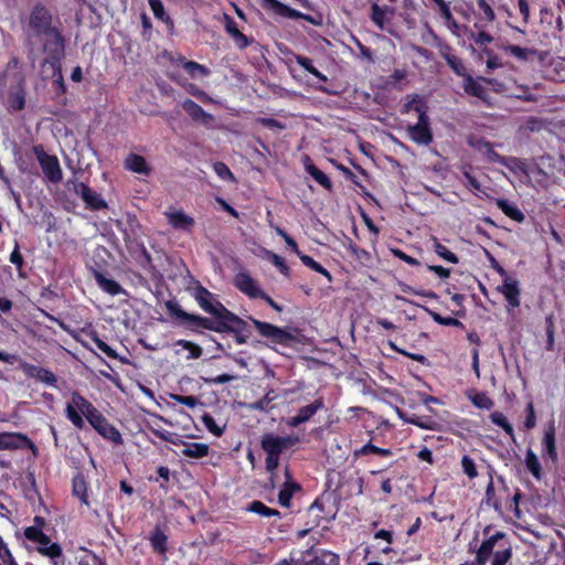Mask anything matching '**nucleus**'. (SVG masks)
<instances>
[{
  "label": "nucleus",
  "mask_w": 565,
  "mask_h": 565,
  "mask_svg": "<svg viewBox=\"0 0 565 565\" xmlns=\"http://www.w3.org/2000/svg\"><path fill=\"white\" fill-rule=\"evenodd\" d=\"M164 306L170 318L189 331L202 333L203 330H209L217 333H232L237 344H246L248 341L250 331L247 321L230 309L220 320H212L186 312L175 300H168Z\"/></svg>",
  "instance_id": "nucleus-1"
},
{
  "label": "nucleus",
  "mask_w": 565,
  "mask_h": 565,
  "mask_svg": "<svg viewBox=\"0 0 565 565\" xmlns=\"http://www.w3.org/2000/svg\"><path fill=\"white\" fill-rule=\"evenodd\" d=\"M65 416L76 429L82 430L86 427L85 418L104 439L114 444H122L120 431L77 391L71 393V401L65 407Z\"/></svg>",
  "instance_id": "nucleus-2"
},
{
  "label": "nucleus",
  "mask_w": 565,
  "mask_h": 565,
  "mask_svg": "<svg viewBox=\"0 0 565 565\" xmlns=\"http://www.w3.org/2000/svg\"><path fill=\"white\" fill-rule=\"evenodd\" d=\"M493 531V525H487L482 534L484 536L476 551V564L486 565L491 559V565H507L512 558V543L503 531Z\"/></svg>",
  "instance_id": "nucleus-3"
},
{
  "label": "nucleus",
  "mask_w": 565,
  "mask_h": 565,
  "mask_svg": "<svg viewBox=\"0 0 565 565\" xmlns=\"http://www.w3.org/2000/svg\"><path fill=\"white\" fill-rule=\"evenodd\" d=\"M401 111L402 114L415 113L417 115V122L407 127V135L411 140L417 145H430L433 142V131L425 98L418 94L407 95Z\"/></svg>",
  "instance_id": "nucleus-4"
},
{
  "label": "nucleus",
  "mask_w": 565,
  "mask_h": 565,
  "mask_svg": "<svg viewBox=\"0 0 565 565\" xmlns=\"http://www.w3.org/2000/svg\"><path fill=\"white\" fill-rule=\"evenodd\" d=\"M119 230L122 233L126 248L136 263L146 270L153 268L152 257L142 241L143 231L138 218L135 215L128 216L125 226Z\"/></svg>",
  "instance_id": "nucleus-5"
},
{
  "label": "nucleus",
  "mask_w": 565,
  "mask_h": 565,
  "mask_svg": "<svg viewBox=\"0 0 565 565\" xmlns=\"http://www.w3.org/2000/svg\"><path fill=\"white\" fill-rule=\"evenodd\" d=\"M249 321L255 327L257 333L263 339H266V345L275 349L276 345L282 348H292L296 344H301V330L296 327H278L270 322L262 321L253 317H248Z\"/></svg>",
  "instance_id": "nucleus-6"
},
{
  "label": "nucleus",
  "mask_w": 565,
  "mask_h": 565,
  "mask_svg": "<svg viewBox=\"0 0 565 565\" xmlns=\"http://www.w3.org/2000/svg\"><path fill=\"white\" fill-rule=\"evenodd\" d=\"M297 441L298 438L296 437H282L273 433H266L262 436L260 447L266 452L265 468L269 473L278 468L280 455Z\"/></svg>",
  "instance_id": "nucleus-7"
},
{
  "label": "nucleus",
  "mask_w": 565,
  "mask_h": 565,
  "mask_svg": "<svg viewBox=\"0 0 565 565\" xmlns=\"http://www.w3.org/2000/svg\"><path fill=\"white\" fill-rule=\"evenodd\" d=\"M24 537L35 543L36 551L47 558L57 557L61 554V545L51 541V537L39 527H25Z\"/></svg>",
  "instance_id": "nucleus-8"
},
{
  "label": "nucleus",
  "mask_w": 565,
  "mask_h": 565,
  "mask_svg": "<svg viewBox=\"0 0 565 565\" xmlns=\"http://www.w3.org/2000/svg\"><path fill=\"white\" fill-rule=\"evenodd\" d=\"M47 39L43 45V51L46 53L45 63L52 67L60 68L61 62L65 55V40L62 32L55 29L46 35Z\"/></svg>",
  "instance_id": "nucleus-9"
},
{
  "label": "nucleus",
  "mask_w": 565,
  "mask_h": 565,
  "mask_svg": "<svg viewBox=\"0 0 565 565\" xmlns=\"http://www.w3.org/2000/svg\"><path fill=\"white\" fill-rule=\"evenodd\" d=\"M193 296L200 308L213 316L212 320H220L228 310L220 300L216 299L214 294L202 285H199L194 289Z\"/></svg>",
  "instance_id": "nucleus-10"
},
{
  "label": "nucleus",
  "mask_w": 565,
  "mask_h": 565,
  "mask_svg": "<svg viewBox=\"0 0 565 565\" xmlns=\"http://www.w3.org/2000/svg\"><path fill=\"white\" fill-rule=\"evenodd\" d=\"M260 4L265 10L271 11L274 14L292 19V20H305L312 25H320L322 20L321 17L315 18L310 14L302 13L296 9L288 7L279 0H260Z\"/></svg>",
  "instance_id": "nucleus-11"
},
{
  "label": "nucleus",
  "mask_w": 565,
  "mask_h": 565,
  "mask_svg": "<svg viewBox=\"0 0 565 565\" xmlns=\"http://www.w3.org/2000/svg\"><path fill=\"white\" fill-rule=\"evenodd\" d=\"M52 14L44 4L38 2L33 6L29 24L36 34L47 35L49 32L55 30L56 28L52 26Z\"/></svg>",
  "instance_id": "nucleus-12"
},
{
  "label": "nucleus",
  "mask_w": 565,
  "mask_h": 565,
  "mask_svg": "<svg viewBox=\"0 0 565 565\" xmlns=\"http://www.w3.org/2000/svg\"><path fill=\"white\" fill-rule=\"evenodd\" d=\"M34 152L45 177L53 183L61 182L63 173L57 157L47 154L42 147H34Z\"/></svg>",
  "instance_id": "nucleus-13"
},
{
  "label": "nucleus",
  "mask_w": 565,
  "mask_h": 565,
  "mask_svg": "<svg viewBox=\"0 0 565 565\" xmlns=\"http://www.w3.org/2000/svg\"><path fill=\"white\" fill-rule=\"evenodd\" d=\"M73 191L84 201L88 210L100 211L108 207L107 202L102 198V195L94 192L89 185L84 182H74Z\"/></svg>",
  "instance_id": "nucleus-14"
},
{
  "label": "nucleus",
  "mask_w": 565,
  "mask_h": 565,
  "mask_svg": "<svg viewBox=\"0 0 565 565\" xmlns=\"http://www.w3.org/2000/svg\"><path fill=\"white\" fill-rule=\"evenodd\" d=\"M323 408V398H316L312 403L300 407L295 416L289 417L287 420V425L294 428L299 427L300 425L308 423L319 411H322Z\"/></svg>",
  "instance_id": "nucleus-15"
},
{
  "label": "nucleus",
  "mask_w": 565,
  "mask_h": 565,
  "mask_svg": "<svg viewBox=\"0 0 565 565\" xmlns=\"http://www.w3.org/2000/svg\"><path fill=\"white\" fill-rule=\"evenodd\" d=\"M234 286L250 299H258V296L263 295V289L257 280L247 271H239L235 275Z\"/></svg>",
  "instance_id": "nucleus-16"
},
{
  "label": "nucleus",
  "mask_w": 565,
  "mask_h": 565,
  "mask_svg": "<svg viewBox=\"0 0 565 565\" xmlns=\"http://www.w3.org/2000/svg\"><path fill=\"white\" fill-rule=\"evenodd\" d=\"M542 456L550 459L554 465L558 462L556 427L554 422H551L544 429L542 438Z\"/></svg>",
  "instance_id": "nucleus-17"
},
{
  "label": "nucleus",
  "mask_w": 565,
  "mask_h": 565,
  "mask_svg": "<svg viewBox=\"0 0 565 565\" xmlns=\"http://www.w3.org/2000/svg\"><path fill=\"white\" fill-rule=\"evenodd\" d=\"M25 96V78L23 75L20 74L18 85L14 88H11L8 93V111L15 113L24 109Z\"/></svg>",
  "instance_id": "nucleus-18"
},
{
  "label": "nucleus",
  "mask_w": 565,
  "mask_h": 565,
  "mask_svg": "<svg viewBox=\"0 0 565 565\" xmlns=\"http://www.w3.org/2000/svg\"><path fill=\"white\" fill-rule=\"evenodd\" d=\"M22 371L25 376L34 379L36 382L44 383L52 387L57 386V376L47 369L30 363H24L22 364Z\"/></svg>",
  "instance_id": "nucleus-19"
},
{
  "label": "nucleus",
  "mask_w": 565,
  "mask_h": 565,
  "mask_svg": "<svg viewBox=\"0 0 565 565\" xmlns=\"http://www.w3.org/2000/svg\"><path fill=\"white\" fill-rule=\"evenodd\" d=\"M164 215L168 220L169 225L178 231H183L185 233L192 232L195 221L192 216L185 214L181 210H172L166 211Z\"/></svg>",
  "instance_id": "nucleus-20"
},
{
  "label": "nucleus",
  "mask_w": 565,
  "mask_h": 565,
  "mask_svg": "<svg viewBox=\"0 0 565 565\" xmlns=\"http://www.w3.org/2000/svg\"><path fill=\"white\" fill-rule=\"evenodd\" d=\"M497 290L502 294L512 308H518L521 303L520 295L521 290L519 281L516 279L505 278L503 284L497 287Z\"/></svg>",
  "instance_id": "nucleus-21"
},
{
  "label": "nucleus",
  "mask_w": 565,
  "mask_h": 565,
  "mask_svg": "<svg viewBox=\"0 0 565 565\" xmlns=\"http://www.w3.org/2000/svg\"><path fill=\"white\" fill-rule=\"evenodd\" d=\"M500 49L508 55L513 56L520 62H529L533 57L542 60V53L534 47H522L515 44H504Z\"/></svg>",
  "instance_id": "nucleus-22"
},
{
  "label": "nucleus",
  "mask_w": 565,
  "mask_h": 565,
  "mask_svg": "<svg viewBox=\"0 0 565 565\" xmlns=\"http://www.w3.org/2000/svg\"><path fill=\"white\" fill-rule=\"evenodd\" d=\"M182 109L188 116L195 122L210 124L214 120V117L206 113L198 103L186 98L181 103Z\"/></svg>",
  "instance_id": "nucleus-23"
},
{
  "label": "nucleus",
  "mask_w": 565,
  "mask_h": 565,
  "mask_svg": "<svg viewBox=\"0 0 565 565\" xmlns=\"http://www.w3.org/2000/svg\"><path fill=\"white\" fill-rule=\"evenodd\" d=\"M225 30L228 33V35L233 39L236 47L239 50H245L253 42V39L247 38L244 33H242L238 30L235 20L227 14H225Z\"/></svg>",
  "instance_id": "nucleus-24"
},
{
  "label": "nucleus",
  "mask_w": 565,
  "mask_h": 565,
  "mask_svg": "<svg viewBox=\"0 0 565 565\" xmlns=\"http://www.w3.org/2000/svg\"><path fill=\"white\" fill-rule=\"evenodd\" d=\"M302 163L306 172L322 188L328 191L332 190V182L330 178L322 172L310 159L309 156L305 154L302 159Z\"/></svg>",
  "instance_id": "nucleus-25"
},
{
  "label": "nucleus",
  "mask_w": 565,
  "mask_h": 565,
  "mask_svg": "<svg viewBox=\"0 0 565 565\" xmlns=\"http://www.w3.org/2000/svg\"><path fill=\"white\" fill-rule=\"evenodd\" d=\"M399 417L408 424H412L414 426H417L422 429L433 430V431H441L443 425L434 419L431 416H419L416 414H413L411 416H403L402 414Z\"/></svg>",
  "instance_id": "nucleus-26"
},
{
  "label": "nucleus",
  "mask_w": 565,
  "mask_h": 565,
  "mask_svg": "<svg viewBox=\"0 0 565 565\" xmlns=\"http://www.w3.org/2000/svg\"><path fill=\"white\" fill-rule=\"evenodd\" d=\"M93 276L98 287L110 296L126 294L124 288L116 280L108 278L105 273L94 270Z\"/></svg>",
  "instance_id": "nucleus-27"
},
{
  "label": "nucleus",
  "mask_w": 565,
  "mask_h": 565,
  "mask_svg": "<svg viewBox=\"0 0 565 565\" xmlns=\"http://www.w3.org/2000/svg\"><path fill=\"white\" fill-rule=\"evenodd\" d=\"M124 166L127 170L138 174L149 175L152 172V168L147 160L137 153H129L125 159Z\"/></svg>",
  "instance_id": "nucleus-28"
},
{
  "label": "nucleus",
  "mask_w": 565,
  "mask_h": 565,
  "mask_svg": "<svg viewBox=\"0 0 565 565\" xmlns=\"http://www.w3.org/2000/svg\"><path fill=\"white\" fill-rule=\"evenodd\" d=\"M29 441L28 437L21 433H0V450H13Z\"/></svg>",
  "instance_id": "nucleus-29"
},
{
  "label": "nucleus",
  "mask_w": 565,
  "mask_h": 565,
  "mask_svg": "<svg viewBox=\"0 0 565 565\" xmlns=\"http://www.w3.org/2000/svg\"><path fill=\"white\" fill-rule=\"evenodd\" d=\"M149 542L152 547V551L161 556H166L168 552V536L161 530L160 526H156L149 536Z\"/></svg>",
  "instance_id": "nucleus-30"
},
{
  "label": "nucleus",
  "mask_w": 565,
  "mask_h": 565,
  "mask_svg": "<svg viewBox=\"0 0 565 565\" xmlns=\"http://www.w3.org/2000/svg\"><path fill=\"white\" fill-rule=\"evenodd\" d=\"M178 64L190 75L191 78L206 77L211 71L203 64L194 61H188L184 56H180Z\"/></svg>",
  "instance_id": "nucleus-31"
},
{
  "label": "nucleus",
  "mask_w": 565,
  "mask_h": 565,
  "mask_svg": "<svg viewBox=\"0 0 565 565\" xmlns=\"http://www.w3.org/2000/svg\"><path fill=\"white\" fill-rule=\"evenodd\" d=\"M542 87L541 83H535L533 87L523 84L514 83V92L510 94L512 98L518 100L535 103L539 100V96L534 94L533 89H540Z\"/></svg>",
  "instance_id": "nucleus-32"
},
{
  "label": "nucleus",
  "mask_w": 565,
  "mask_h": 565,
  "mask_svg": "<svg viewBox=\"0 0 565 565\" xmlns=\"http://www.w3.org/2000/svg\"><path fill=\"white\" fill-rule=\"evenodd\" d=\"M463 90L466 94L477 97L482 102H488L490 98L487 88L476 81L470 74L465 78Z\"/></svg>",
  "instance_id": "nucleus-33"
},
{
  "label": "nucleus",
  "mask_w": 565,
  "mask_h": 565,
  "mask_svg": "<svg viewBox=\"0 0 565 565\" xmlns=\"http://www.w3.org/2000/svg\"><path fill=\"white\" fill-rule=\"evenodd\" d=\"M393 12L388 6H379L376 2L371 6V20L382 31L387 30L386 25L391 23L386 14Z\"/></svg>",
  "instance_id": "nucleus-34"
},
{
  "label": "nucleus",
  "mask_w": 565,
  "mask_h": 565,
  "mask_svg": "<svg viewBox=\"0 0 565 565\" xmlns=\"http://www.w3.org/2000/svg\"><path fill=\"white\" fill-rule=\"evenodd\" d=\"M369 455H376L383 458H388L393 456V451L390 448L377 447L371 440L363 445L362 447L354 449L353 451L354 459L365 457Z\"/></svg>",
  "instance_id": "nucleus-35"
},
{
  "label": "nucleus",
  "mask_w": 565,
  "mask_h": 565,
  "mask_svg": "<svg viewBox=\"0 0 565 565\" xmlns=\"http://www.w3.org/2000/svg\"><path fill=\"white\" fill-rule=\"evenodd\" d=\"M451 47L449 45H445L440 50L441 56L446 60L447 64L450 66V68L458 75L462 77H467L469 75L467 73V68L465 64L462 63L461 58L450 53Z\"/></svg>",
  "instance_id": "nucleus-36"
},
{
  "label": "nucleus",
  "mask_w": 565,
  "mask_h": 565,
  "mask_svg": "<svg viewBox=\"0 0 565 565\" xmlns=\"http://www.w3.org/2000/svg\"><path fill=\"white\" fill-rule=\"evenodd\" d=\"M524 465L526 470L533 476L535 480H542L543 470L541 462L539 460L537 455L531 448L526 449Z\"/></svg>",
  "instance_id": "nucleus-37"
},
{
  "label": "nucleus",
  "mask_w": 565,
  "mask_h": 565,
  "mask_svg": "<svg viewBox=\"0 0 565 565\" xmlns=\"http://www.w3.org/2000/svg\"><path fill=\"white\" fill-rule=\"evenodd\" d=\"M72 487L73 495L77 497L83 504L89 505L87 494L88 486L83 473H77L73 477Z\"/></svg>",
  "instance_id": "nucleus-38"
},
{
  "label": "nucleus",
  "mask_w": 565,
  "mask_h": 565,
  "mask_svg": "<svg viewBox=\"0 0 565 565\" xmlns=\"http://www.w3.org/2000/svg\"><path fill=\"white\" fill-rule=\"evenodd\" d=\"M182 456L193 459H201L209 455L210 447L203 443H183Z\"/></svg>",
  "instance_id": "nucleus-39"
},
{
  "label": "nucleus",
  "mask_w": 565,
  "mask_h": 565,
  "mask_svg": "<svg viewBox=\"0 0 565 565\" xmlns=\"http://www.w3.org/2000/svg\"><path fill=\"white\" fill-rule=\"evenodd\" d=\"M299 490H301L299 483L294 481H286L278 493L279 504L284 508H289L295 492Z\"/></svg>",
  "instance_id": "nucleus-40"
},
{
  "label": "nucleus",
  "mask_w": 565,
  "mask_h": 565,
  "mask_svg": "<svg viewBox=\"0 0 565 565\" xmlns=\"http://www.w3.org/2000/svg\"><path fill=\"white\" fill-rule=\"evenodd\" d=\"M477 7L479 11V20L483 22L480 28L487 26L495 20V12L487 0H477ZM479 24L476 23V28Z\"/></svg>",
  "instance_id": "nucleus-41"
},
{
  "label": "nucleus",
  "mask_w": 565,
  "mask_h": 565,
  "mask_svg": "<svg viewBox=\"0 0 565 565\" xmlns=\"http://www.w3.org/2000/svg\"><path fill=\"white\" fill-rule=\"evenodd\" d=\"M489 418L492 424L501 427L505 431V434L511 438V440L515 443L514 428L503 413L499 411L492 412L489 415Z\"/></svg>",
  "instance_id": "nucleus-42"
},
{
  "label": "nucleus",
  "mask_w": 565,
  "mask_h": 565,
  "mask_svg": "<svg viewBox=\"0 0 565 565\" xmlns=\"http://www.w3.org/2000/svg\"><path fill=\"white\" fill-rule=\"evenodd\" d=\"M498 207L511 220L516 222L524 221L523 212L515 205L510 203L508 200L500 199L497 201Z\"/></svg>",
  "instance_id": "nucleus-43"
},
{
  "label": "nucleus",
  "mask_w": 565,
  "mask_h": 565,
  "mask_svg": "<svg viewBox=\"0 0 565 565\" xmlns=\"http://www.w3.org/2000/svg\"><path fill=\"white\" fill-rule=\"evenodd\" d=\"M295 61L297 64H299L301 67H303L308 73L313 75L316 78H318L320 82H328V77L321 73L315 65L311 58L305 55L295 54L294 55Z\"/></svg>",
  "instance_id": "nucleus-44"
},
{
  "label": "nucleus",
  "mask_w": 565,
  "mask_h": 565,
  "mask_svg": "<svg viewBox=\"0 0 565 565\" xmlns=\"http://www.w3.org/2000/svg\"><path fill=\"white\" fill-rule=\"evenodd\" d=\"M246 511L259 514L265 518L279 516L280 512L276 509L267 507L265 503L258 500L252 501L247 507Z\"/></svg>",
  "instance_id": "nucleus-45"
},
{
  "label": "nucleus",
  "mask_w": 565,
  "mask_h": 565,
  "mask_svg": "<svg viewBox=\"0 0 565 565\" xmlns=\"http://www.w3.org/2000/svg\"><path fill=\"white\" fill-rule=\"evenodd\" d=\"M429 316L430 318L438 324L440 326H446V327H457V328H463V323L456 319V318H452V317H443L441 315H439L438 312L431 310L430 308L426 307V306H423L422 307Z\"/></svg>",
  "instance_id": "nucleus-46"
},
{
  "label": "nucleus",
  "mask_w": 565,
  "mask_h": 565,
  "mask_svg": "<svg viewBox=\"0 0 565 565\" xmlns=\"http://www.w3.org/2000/svg\"><path fill=\"white\" fill-rule=\"evenodd\" d=\"M298 257L300 258L301 263L305 266H307L308 268L312 269L316 273L323 275L328 279L329 282L332 281V275L330 274V271L328 269H326L320 263L315 260L311 256L306 255V254H300Z\"/></svg>",
  "instance_id": "nucleus-47"
},
{
  "label": "nucleus",
  "mask_w": 565,
  "mask_h": 565,
  "mask_svg": "<svg viewBox=\"0 0 565 565\" xmlns=\"http://www.w3.org/2000/svg\"><path fill=\"white\" fill-rule=\"evenodd\" d=\"M482 503L492 507L495 511H501V501L495 497L494 483L492 476L490 477V481L487 484L484 498L482 499Z\"/></svg>",
  "instance_id": "nucleus-48"
},
{
  "label": "nucleus",
  "mask_w": 565,
  "mask_h": 565,
  "mask_svg": "<svg viewBox=\"0 0 565 565\" xmlns=\"http://www.w3.org/2000/svg\"><path fill=\"white\" fill-rule=\"evenodd\" d=\"M431 241H433L434 250H435V253L439 257H441L443 259H445V260H447L448 263H451V264H458L459 263L458 256L455 253L450 252L436 237H433Z\"/></svg>",
  "instance_id": "nucleus-49"
},
{
  "label": "nucleus",
  "mask_w": 565,
  "mask_h": 565,
  "mask_svg": "<svg viewBox=\"0 0 565 565\" xmlns=\"http://www.w3.org/2000/svg\"><path fill=\"white\" fill-rule=\"evenodd\" d=\"M294 565H318L319 553L312 548L300 554L298 558H291Z\"/></svg>",
  "instance_id": "nucleus-50"
},
{
  "label": "nucleus",
  "mask_w": 565,
  "mask_h": 565,
  "mask_svg": "<svg viewBox=\"0 0 565 565\" xmlns=\"http://www.w3.org/2000/svg\"><path fill=\"white\" fill-rule=\"evenodd\" d=\"M471 403L480 409H491L494 406V402L488 396L486 392H479L469 396Z\"/></svg>",
  "instance_id": "nucleus-51"
},
{
  "label": "nucleus",
  "mask_w": 565,
  "mask_h": 565,
  "mask_svg": "<svg viewBox=\"0 0 565 565\" xmlns=\"http://www.w3.org/2000/svg\"><path fill=\"white\" fill-rule=\"evenodd\" d=\"M201 420L205 428L214 436L221 437L224 434L225 426L217 425L214 417L211 414L205 413L201 417Z\"/></svg>",
  "instance_id": "nucleus-52"
},
{
  "label": "nucleus",
  "mask_w": 565,
  "mask_h": 565,
  "mask_svg": "<svg viewBox=\"0 0 565 565\" xmlns=\"http://www.w3.org/2000/svg\"><path fill=\"white\" fill-rule=\"evenodd\" d=\"M503 167L509 169L513 173H525L526 172V164L523 160L516 157H505L503 163Z\"/></svg>",
  "instance_id": "nucleus-53"
},
{
  "label": "nucleus",
  "mask_w": 565,
  "mask_h": 565,
  "mask_svg": "<svg viewBox=\"0 0 565 565\" xmlns=\"http://www.w3.org/2000/svg\"><path fill=\"white\" fill-rule=\"evenodd\" d=\"M545 331H546V345L545 349L547 351L554 350L555 344V324H554V318L552 315L545 318Z\"/></svg>",
  "instance_id": "nucleus-54"
},
{
  "label": "nucleus",
  "mask_w": 565,
  "mask_h": 565,
  "mask_svg": "<svg viewBox=\"0 0 565 565\" xmlns=\"http://www.w3.org/2000/svg\"><path fill=\"white\" fill-rule=\"evenodd\" d=\"M175 344L180 345L184 350L189 351L188 359H199L203 354V349L199 344H196V343H194L192 341H189V340H178L175 342Z\"/></svg>",
  "instance_id": "nucleus-55"
},
{
  "label": "nucleus",
  "mask_w": 565,
  "mask_h": 565,
  "mask_svg": "<svg viewBox=\"0 0 565 565\" xmlns=\"http://www.w3.org/2000/svg\"><path fill=\"white\" fill-rule=\"evenodd\" d=\"M267 259L280 271V274L285 277H290V268L281 256L273 252H268Z\"/></svg>",
  "instance_id": "nucleus-56"
},
{
  "label": "nucleus",
  "mask_w": 565,
  "mask_h": 565,
  "mask_svg": "<svg viewBox=\"0 0 565 565\" xmlns=\"http://www.w3.org/2000/svg\"><path fill=\"white\" fill-rule=\"evenodd\" d=\"M9 260L15 266L17 270L19 271V276L24 277V274L22 273L24 259L20 252V245L18 241L14 243V248L10 254Z\"/></svg>",
  "instance_id": "nucleus-57"
},
{
  "label": "nucleus",
  "mask_w": 565,
  "mask_h": 565,
  "mask_svg": "<svg viewBox=\"0 0 565 565\" xmlns=\"http://www.w3.org/2000/svg\"><path fill=\"white\" fill-rule=\"evenodd\" d=\"M92 340L95 343V345L108 358L110 359H118L117 352L108 345L104 340H102L96 332L92 335Z\"/></svg>",
  "instance_id": "nucleus-58"
},
{
  "label": "nucleus",
  "mask_w": 565,
  "mask_h": 565,
  "mask_svg": "<svg viewBox=\"0 0 565 565\" xmlns=\"http://www.w3.org/2000/svg\"><path fill=\"white\" fill-rule=\"evenodd\" d=\"M461 468L463 472L470 478L473 479L478 476L477 467L475 463V460L469 457L468 455H465L461 458Z\"/></svg>",
  "instance_id": "nucleus-59"
},
{
  "label": "nucleus",
  "mask_w": 565,
  "mask_h": 565,
  "mask_svg": "<svg viewBox=\"0 0 565 565\" xmlns=\"http://www.w3.org/2000/svg\"><path fill=\"white\" fill-rule=\"evenodd\" d=\"M318 565H340V557L333 552L321 551Z\"/></svg>",
  "instance_id": "nucleus-60"
},
{
  "label": "nucleus",
  "mask_w": 565,
  "mask_h": 565,
  "mask_svg": "<svg viewBox=\"0 0 565 565\" xmlns=\"http://www.w3.org/2000/svg\"><path fill=\"white\" fill-rule=\"evenodd\" d=\"M148 3L153 12V15L161 20H168L169 15L164 11V7L161 0H148Z\"/></svg>",
  "instance_id": "nucleus-61"
},
{
  "label": "nucleus",
  "mask_w": 565,
  "mask_h": 565,
  "mask_svg": "<svg viewBox=\"0 0 565 565\" xmlns=\"http://www.w3.org/2000/svg\"><path fill=\"white\" fill-rule=\"evenodd\" d=\"M276 233L284 238L287 246L290 247L295 254H297L298 256L302 254L298 247L297 242L284 228L276 227Z\"/></svg>",
  "instance_id": "nucleus-62"
},
{
  "label": "nucleus",
  "mask_w": 565,
  "mask_h": 565,
  "mask_svg": "<svg viewBox=\"0 0 565 565\" xmlns=\"http://www.w3.org/2000/svg\"><path fill=\"white\" fill-rule=\"evenodd\" d=\"M390 252L393 256L405 262L406 264H408L411 266H420V262L417 258L407 255L405 252H403L399 248H391Z\"/></svg>",
  "instance_id": "nucleus-63"
},
{
  "label": "nucleus",
  "mask_w": 565,
  "mask_h": 565,
  "mask_svg": "<svg viewBox=\"0 0 565 565\" xmlns=\"http://www.w3.org/2000/svg\"><path fill=\"white\" fill-rule=\"evenodd\" d=\"M526 416H525V419H524V427L525 429H532L536 426V414H535V409H534V405L532 402H530L527 405H526Z\"/></svg>",
  "instance_id": "nucleus-64"
}]
</instances>
